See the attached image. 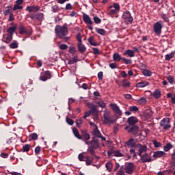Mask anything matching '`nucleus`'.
I'll return each mask as SVG.
<instances>
[{
	"instance_id": "f257e3e1",
	"label": "nucleus",
	"mask_w": 175,
	"mask_h": 175,
	"mask_svg": "<svg viewBox=\"0 0 175 175\" xmlns=\"http://www.w3.org/2000/svg\"><path fill=\"white\" fill-rule=\"evenodd\" d=\"M55 33L60 39H64L65 42H68L70 39V37H66L68 35V27L64 26H56L55 28Z\"/></svg>"
},
{
	"instance_id": "f03ea898",
	"label": "nucleus",
	"mask_w": 175,
	"mask_h": 175,
	"mask_svg": "<svg viewBox=\"0 0 175 175\" xmlns=\"http://www.w3.org/2000/svg\"><path fill=\"white\" fill-rule=\"evenodd\" d=\"M162 28H163V22L160 21L154 24V32L157 36H161L162 33Z\"/></svg>"
},
{
	"instance_id": "7ed1b4c3",
	"label": "nucleus",
	"mask_w": 175,
	"mask_h": 175,
	"mask_svg": "<svg viewBox=\"0 0 175 175\" xmlns=\"http://www.w3.org/2000/svg\"><path fill=\"white\" fill-rule=\"evenodd\" d=\"M104 120L103 122L104 124H113L114 122V120L111 118V116H110V111L109 109H106L104 111Z\"/></svg>"
},
{
	"instance_id": "20e7f679",
	"label": "nucleus",
	"mask_w": 175,
	"mask_h": 175,
	"mask_svg": "<svg viewBox=\"0 0 175 175\" xmlns=\"http://www.w3.org/2000/svg\"><path fill=\"white\" fill-rule=\"evenodd\" d=\"M160 126H162L164 131H169L170 128H172V125H170V118H164L160 122Z\"/></svg>"
},
{
	"instance_id": "39448f33",
	"label": "nucleus",
	"mask_w": 175,
	"mask_h": 175,
	"mask_svg": "<svg viewBox=\"0 0 175 175\" xmlns=\"http://www.w3.org/2000/svg\"><path fill=\"white\" fill-rule=\"evenodd\" d=\"M122 18L126 24H132V23H133V17H132L129 11H125L123 12Z\"/></svg>"
},
{
	"instance_id": "423d86ee",
	"label": "nucleus",
	"mask_w": 175,
	"mask_h": 175,
	"mask_svg": "<svg viewBox=\"0 0 175 175\" xmlns=\"http://www.w3.org/2000/svg\"><path fill=\"white\" fill-rule=\"evenodd\" d=\"M50 79H51V73L49 70L42 72L40 77V80L42 81H47Z\"/></svg>"
},
{
	"instance_id": "0eeeda50",
	"label": "nucleus",
	"mask_w": 175,
	"mask_h": 175,
	"mask_svg": "<svg viewBox=\"0 0 175 175\" xmlns=\"http://www.w3.org/2000/svg\"><path fill=\"white\" fill-rule=\"evenodd\" d=\"M125 173L127 174H132L133 172H135V165L132 163H129L125 168H124Z\"/></svg>"
},
{
	"instance_id": "6e6552de",
	"label": "nucleus",
	"mask_w": 175,
	"mask_h": 175,
	"mask_svg": "<svg viewBox=\"0 0 175 175\" xmlns=\"http://www.w3.org/2000/svg\"><path fill=\"white\" fill-rule=\"evenodd\" d=\"M110 107L112 110L117 114L118 116H122V111L120 109V107L117 105V104H110Z\"/></svg>"
},
{
	"instance_id": "1a4fd4ad",
	"label": "nucleus",
	"mask_w": 175,
	"mask_h": 175,
	"mask_svg": "<svg viewBox=\"0 0 175 175\" xmlns=\"http://www.w3.org/2000/svg\"><path fill=\"white\" fill-rule=\"evenodd\" d=\"M137 148H138V155H139V157H142V154H144V152L147 151V146L146 145L138 144Z\"/></svg>"
},
{
	"instance_id": "9d476101",
	"label": "nucleus",
	"mask_w": 175,
	"mask_h": 175,
	"mask_svg": "<svg viewBox=\"0 0 175 175\" xmlns=\"http://www.w3.org/2000/svg\"><path fill=\"white\" fill-rule=\"evenodd\" d=\"M26 10L29 13H32V12H36L40 10V7H39V5L28 6L27 7Z\"/></svg>"
},
{
	"instance_id": "9b49d317",
	"label": "nucleus",
	"mask_w": 175,
	"mask_h": 175,
	"mask_svg": "<svg viewBox=\"0 0 175 175\" xmlns=\"http://www.w3.org/2000/svg\"><path fill=\"white\" fill-rule=\"evenodd\" d=\"M12 12H13V7L8 6L5 8V9L3 11V13L4 16H9L10 14H12Z\"/></svg>"
},
{
	"instance_id": "f8f14e48",
	"label": "nucleus",
	"mask_w": 175,
	"mask_h": 175,
	"mask_svg": "<svg viewBox=\"0 0 175 175\" xmlns=\"http://www.w3.org/2000/svg\"><path fill=\"white\" fill-rule=\"evenodd\" d=\"M98 107L96 105H92L91 110H90V112H92V114L94 116L95 120H98Z\"/></svg>"
},
{
	"instance_id": "ddd939ff",
	"label": "nucleus",
	"mask_w": 175,
	"mask_h": 175,
	"mask_svg": "<svg viewBox=\"0 0 175 175\" xmlns=\"http://www.w3.org/2000/svg\"><path fill=\"white\" fill-rule=\"evenodd\" d=\"M90 144L92 147L96 149L99 148V142H98V139L96 138L93 137L92 140L90 142Z\"/></svg>"
},
{
	"instance_id": "4468645a",
	"label": "nucleus",
	"mask_w": 175,
	"mask_h": 175,
	"mask_svg": "<svg viewBox=\"0 0 175 175\" xmlns=\"http://www.w3.org/2000/svg\"><path fill=\"white\" fill-rule=\"evenodd\" d=\"M83 21L86 24H89L90 25L94 23L92 22V20H91L90 16H88L87 14H83Z\"/></svg>"
},
{
	"instance_id": "2eb2a0df",
	"label": "nucleus",
	"mask_w": 175,
	"mask_h": 175,
	"mask_svg": "<svg viewBox=\"0 0 175 175\" xmlns=\"http://www.w3.org/2000/svg\"><path fill=\"white\" fill-rule=\"evenodd\" d=\"M141 159L142 162H150L151 161V157L148 154L146 153L143 155H141Z\"/></svg>"
},
{
	"instance_id": "dca6fc26",
	"label": "nucleus",
	"mask_w": 175,
	"mask_h": 175,
	"mask_svg": "<svg viewBox=\"0 0 175 175\" xmlns=\"http://www.w3.org/2000/svg\"><path fill=\"white\" fill-rule=\"evenodd\" d=\"M126 146H128V147H131V148H133V147L136 146V142L133 138H131L127 142H126Z\"/></svg>"
},
{
	"instance_id": "f3484780",
	"label": "nucleus",
	"mask_w": 175,
	"mask_h": 175,
	"mask_svg": "<svg viewBox=\"0 0 175 175\" xmlns=\"http://www.w3.org/2000/svg\"><path fill=\"white\" fill-rule=\"evenodd\" d=\"M165 155H166V153L163 151H156L154 152V158H162Z\"/></svg>"
},
{
	"instance_id": "a211bd4d",
	"label": "nucleus",
	"mask_w": 175,
	"mask_h": 175,
	"mask_svg": "<svg viewBox=\"0 0 175 175\" xmlns=\"http://www.w3.org/2000/svg\"><path fill=\"white\" fill-rule=\"evenodd\" d=\"M128 132L129 133H133V135H137V132H139V126H133Z\"/></svg>"
},
{
	"instance_id": "6ab92c4d",
	"label": "nucleus",
	"mask_w": 175,
	"mask_h": 175,
	"mask_svg": "<svg viewBox=\"0 0 175 175\" xmlns=\"http://www.w3.org/2000/svg\"><path fill=\"white\" fill-rule=\"evenodd\" d=\"M127 122L129 124V125H135V124L137 122V118L135 117H130L128 118Z\"/></svg>"
},
{
	"instance_id": "aec40b11",
	"label": "nucleus",
	"mask_w": 175,
	"mask_h": 175,
	"mask_svg": "<svg viewBox=\"0 0 175 175\" xmlns=\"http://www.w3.org/2000/svg\"><path fill=\"white\" fill-rule=\"evenodd\" d=\"M77 47H78V50H79V51H80V53H84V51H85V50L87 49L85 48V46H84V44H83L82 42H78Z\"/></svg>"
},
{
	"instance_id": "412c9836",
	"label": "nucleus",
	"mask_w": 175,
	"mask_h": 175,
	"mask_svg": "<svg viewBox=\"0 0 175 175\" xmlns=\"http://www.w3.org/2000/svg\"><path fill=\"white\" fill-rule=\"evenodd\" d=\"M162 96V93L161 92V90L159 89H156L154 91V99H159Z\"/></svg>"
},
{
	"instance_id": "4be33fe9",
	"label": "nucleus",
	"mask_w": 175,
	"mask_h": 175,
	"mask_svg": "<svg viewBox=\"0 0 175 175\" xmlns=\"http://www.w3.org/2000/svg\"><path fill=\"white\" fill-rule=\"evenodd\" d=\"M124 55H129V57H135V51L128 49L124 51Z\"/></svg>"
},
{
	"instance_id": "5701e85b",
	"label": "nucleus",
	"mask_w": 175,
	"mask_h": 175,
	"mask_svg": "<svg viewBox=\"0 0 175 175\" xmlns=\"http://www.w3.org/2000/svg\"><path fill=\"white\" fill-rule=\"evenodd\" d=\"M147 85H148V82L147 81H142L136 84L137 88H144V87H147Z\"/></svg>"
},
{
	"instance_id": "b1692460",
	"label": "nucleus",
	"mask_w": 175,
	"mask_h": 175,
	"mask_svg": "<svg viewBox=\"0 0 175 175\" xmlns=\"http://www.w3.org/2000/svg\"><path fill=\"white\" fill-rule=\"evenodd\" d=\"M175 55V51L171 52L170 54H167L165 56V61H170L173 57Z\"/></svg>"
},
{
	"instance_id": "393cba45",
	"label": "nucleus",
	"mask_w": 175,
	"mask_h": 175,
	"mask_svg": "<svg viewBox=\"0 0 175 175\" xmlns=\"http://www.w3.org/2000/svg\"><path fill=\"white\" fill-rule=\"evenodd\" d=\"M16 29H17V27L16 26L10 27L8 29L7 32H8V34L10 35H13V33L16 32Z\"/></svg>"
},
{
	"instance_id": "a878e982",
	"label": "nucleus",
	"mask_w": 175,
	"mask_h": 175,
	"mask_svg": "<svg viewBox=\"0 0 175 175\" xmlns=\"http://www.w3.org/2000/svg\"><path fill=\"white\" fill-rule=\"evenodd\" d=\"M36 18L38 20V21H43V20H44V15L43 13H37L36 14Z\"/></svg>"
},
{
	"instance_id": "bb28decb",
	"label": "nucleus",
	"mask_w": 175,
	"mask_h": 175,
	"mask_svg": "<svg viewBox=\"0 0 175 175\" xmlns=\"http://www.w3.org/2000/svg\"><path fill=\"white\" fill-rule=\"evenodd\" d=\"M72 132L73 134L75 135V137H77V139H79V140H81V136L80 135V134L79 133V130H77V129L74 128L72 129Z\"/></svg>"
},
{
	"instance_id": "cd10ccee",
	"label": "nucleus",
	"mask_w": 175,
	"mask_h": 175,
	"mask_svg": "<svg viewBox=\"0 0 175 175\" xmlns=\"http://www.w3.org/2000/svg\"><path fill=\"white\" fill-rule=\"evenodd\" d=\"M93 135L96 137H100V135L102 134H100V131H99V130L98 129V126H96V128H94V131H93Z\"/></svg>"
},
{
	"instance_id": "c85d7f7f",
	"label": "nucleus",
	"mask_w": 175,
	"mask_h": 175,
	"mask_svg": "<svg viewBox=\"0 0 175 175\" xmlns=\"http://www.w3.org/2000/svg\"><path fill=\"white\" fill-rule=\"evenodd\" d=\"M137 103L143 106L147 103V99L146 98H141L137 100Z\"/></svg>"
},
{
	"instance_id": "c756f323",
	"label": "nucleus",
	"mask_w": 175,
	"mask_h": 175,
	"mask_svg": "<svg viewBox=\"0 0 175 175\" xmlns=\"http://www.w3.org/2000/svg\"><path fill=\"white\" fill-rule=\"evenodd\" d=\"M129 111L136 113L137 111H139V107L136 105L131 106L129 107Z\"/></svg>"
},
{
	"instance_id": "7c9ffc66",
	"label": "nucleus",
	"mask_w": 175,
	"mask_h": 175,
	"mask_svg": "<svg viewBox=\"0 0 175 175\" xmlns=\"http://www.w3.org/2000/svg\"><path fill=\"white\" fill-rule=\"evenodd\" d=\"M106 169L108 170V172H111V170L113 169V164L111 162L109 161L105 165Z\"/></svg>"
},
{
	"instance_id": "2f4dec72",
	"label": "nucleus",
	"mask_w": 175,
	"mask_h": 175,
	"mask_svg": "<svg viewBox=\"0 0 175 175\" xmlns=\"http://www.w3.org/2000/svg\"><path fill=\"white\" fill-rule=\"evenodd\" d=\"M173 148V145L172 144L168 143L165 146H164L163 150L165 151V152H167L170 149Z\"/></svg>"
},
{
	"instance_id": "473e14b6",
	"label": "nucleus",
	"mask_w": 175,
	"mask_h": 175,
	"mask_svg": "<svg viewBox=\"0 0 175 175\" xmlns=\"http://www.w3.org/2000/svg\"><path fill=\"white\" fill-rule=\"evenodd\" d=\"M68 52H70L72 55H75L76 53V47L73 46V45L70 46Z\"/></svg>"
},
{
	"instance_id": "72a5a7b5",
	"label": "nucleus",
	"mask_w": 175,
	"mask_h": 175,
	"mask_svg": "<svg viewBox=\"0 0 175 175\" xmlns=\"http://www.w3.org/2000/svg\"><path fill=\"white\" fill-rule=\"evenodd\" d=\"M113 61H118V62H120V59H122V58H121V56L118 53L113 54Z\"/></svg>"
},
{
	"instance_id": "f704fd0d",
	"label": "nucleus",
	"mask_w": 175,
	"mask_h": 175,
	"mask_svg": "<svg viewBox=\"0 0 175 175\" xmlns=\"http://www.w3.org/2000/svg\"><path fill=\"white\" fill-rule=\"evenodd\" d=\"M31 148V145L29 144H26L23 146V152H28Z\"/></svg>"
},
{
	"instance_id": "c9c22d12",
	"label": "nucleus",
	"mask_w": 175,
	"mask_h": 175,
	"mask_svg": "<svg viewBox=\"0 0 175 175\" xmlns=\"http://www.w3.org/2000/svg\"><path fill=\"white\" fill-rule=\"evenodd\" d=\"M113 154L114 157H124V154L121 153L120 150H114L113 152Z\"/></svg>"
},
{
	"instance_id": "e433bc0d",
	"label": "nucleus",
	"mask_w": 175,
	"mask_h": 175,
	"mask_svg": "<svg viewBox=\"0 0 175 175\" xmlns=\"http://www.w3.org/2000/svg\"><path fill=\"white\" fill-rule=\"evenodd\" d=\"M166 79L170 84H173L174 83V77H173V76L169 75Z\"/></svg>"
},
{
	"instance_id": "4c0bfd02",
	"label": "nucleus",
	"mask_w": 175,
	"mask_h": 175,
	"mask_svg": "<svg viewBox=\"0 0 175 175\" xmlns=\"http://www.w3.org/2000/svg\"><path fill=\"white\" fill-rule=\"evenodd\" d=\"M88 42L90 43L91 46H97L96 42L94 40V37L89 38Z\"/></svg>"
},
{
	"instance_id": "58836bf2",
	"label": "nucleus",
	"mask_w": 175,
	"mask_h": 175,
	"mask_svg": "<svg viewBox=\"0 0 175 175\" xmlns=\"http://www.w3.org/2000/svg\"><path fill=\"white\" fill-rule=\"evenodd\" d=\"M96 33H99V35H105L106 33V31L103 29H96Z\"/></svg>"
},
{
	"instance_id": "ea45409f",
	"label": "nucleus",
	"mask_w": 175,
	"mask_h": 175,
	"mask_svg": "<svg viewBox=\"0 0 175 175\" xmlns=\"http://www.w3.org/2000/svg\"><path fill=\"white\" fill-rule=\"evenodd\" d=\"M96 105H98V106L102 107V109H105V107H106V103L103 101H98L96 103Z\"/></svg>"
},
{
	"instance_id": "a19ab883",
	"label": "nucleus",
	"mask_w": 175,
	"mask_h": 175,
	"mask_svg": "<svg viewBox=\"0 0 175 175\" xmlns=\"http://www.w3.org/2000/svg\"><path fill=\"white\" fill-rule=\"evenodd\" d=\"M87 166H90L91 163H92V159H90V157H86V162H85Z\"/></svg>"
},
{
	"instance_id": "79ce46f5",
	"label": "nucleus",
	"mask_w": 175,
	"mask_h": 175,
	"mask_svg": "<svg viewBox=\"0 0 175 175\" xmlns=\"http://www.w3.org/2000/svg\"><path fill=\"white\" fill-rule=\"evenodd\" d=\"M21 9H23V6L20 5L19 4H15L12 8V10L16 11Z\"/></svg>"
},
{
	"instance_id": "37998d69",
	"label": "nucleus",
	"mask_w": 175,
	"mask_h": 175,
	"mask_svg": "<svg viewBox=\"0 0 175 175\" xmlns=\"http://www.w3.org/2000/svg\"><path fill=\"white\" fill-rule=\"evenodd\" d=\"M12 39H13V35L12 34H8V36L5 38L6 43H9V42H12Z\"/></svg>"
},
{
	"instance_id": "c03bdc74",
	"label": "nucleus",
	"mask_w": 175,
	"mask_h": 175,
	"mask_svg": "<svg viewBox=\"0 0 175 175\" xmlns=\"http://www.w3.org/2000/svg\"><path fill=\"white\" fill-rule=\"evenodd\" d=\"M122 61L126 64V65H129L132 64V61L129 59H126L125 57L122 58Z\"/></svg>"
},
{
	"instance_id": "a18cd8bd",
	"label": "nucleus",
	"mask_w": 175,
	"mask_h": 175,
	"mask_svg": "<svg viewBox=\"0 0 175 175\" xmlns=\"http://www.w3.org/2000/svg\"><path fill=\"white\" fill-rule=\"evenodd\" d=\"M154 146L156 148H158L159 147H162V144H161V142H157V140H154Z\"/></svg>"
},
{
	"instance_id": "49530a36",
	"label": "nucleus",
	"mask_w": 175,
	"mask_h": 175,
	"mask_svg": "<svg viewBox=\"0 0 175 175\" xmlns=\"http://www.w3.org/2000/svg\"><path fill=\"white\" fill-rule=\"evenodd\" d=\"M117 175H125V172H124V166L123 165H122V167L119 170L118 172L117 173Z\"/></svg>"
},
{
	"instance_id": "de8ad7c7",
	"label": "nucleus",
	"mask_w": 175,
	"mask_h": 175,
	"mask_svg": "<svg viewBox=\"0 0 175 175\" xmlns=\"http://www.w3.org/2000/svg\"><path fill=\"white\" fill-rule=\"evenodd\" d=\"M75 122H76L77 126L80 128V126L81 125V124H83V119L81 118L77 119Z\"/></svg>"
},
{
	"instance_id": "09e8293b",
	"label": "nucleus",
	"mask_w": 175,
	"mask_h": 175,
	"mask_svg": "<svg viewBox=\"0 0 175 175\" xmlns=\"http://www.w3.org/2000/svg\"><path fill=\"white\" fill-rule=\"evenodd\" d=\"M27 29H25V27H24V26H21L19 27V33L23 34L25 33V32H26Z\"/></svg>"
},
{
	"instance_id": "8fccbe9b",
	"label": "nucleus",
	"mask_w": 175,
	"mask_h": 175,
	"mask_svg": "<svg viewBox=\"0 0 175 175\" xmlns=\"http://www.w3.org/2000/svg\"><path fill=\"white\" fill-rule=\"evenodd\" d=\"M10 49H17L18 47V44L17 42H12L10 44Z\"/></svg>"
},
{
	"instance_id": "3c124183",
	"label": "nucleus",
	"mask_w": 175,
	"mask_h": 175,
	"mask_svg": "<svg viewBox=\"0 0 175 175\" xmlns=\"http://www.w3.org/2000/svg\"><path fill=\"white\" fill-rule=\"evenodd\" d=\"M88 151L91 154V155H94L95 150H94V148L92 146H89Z\"/></svg>"
},
{
	"instance_id": "603ef678",
	"label": "nucleus",
	"mask_w": 175,
	"mask_h": 175,
	"mask_svg": "<svg viewBox=\"0 0 175 175\" xmlns=\"http://www.w3.org/2000/svg\"><path fill=\"white\" fill-rule=\"evenodd\" d=\"M94 21L96 24H100L101 23L100 18H99V17L98 16L94 17Z\"/></svg>"
},
{
	"instance_id": "864d4df0",
	"label": "nucleus",
	"mask_w": 175,
	"mask_h": 175,
	"mask_svg": "<svg viewBox=\"0 0 175 175\" xmlns=\"http://www.w3.org/2000/svg\"><path fill=\"white\" fill-rule=\"evenodd\" d=\"M144 76H151V72L148 70H144L143 71Z\"/></svg>"
},
{
	"instance_id": "5fc2aeb1",
	"label": "nucleus",
	"mask_w": 175,
	"mask_h": 175,
	"mask_svg": "<svg viewBox=\"0 0 175 175\" xmlns=\"http://www.w3.org/2000/svg\"><path fill=\"white\" fill-rule=\"evenodd\" d=\"M131 85V83L128 81H123L122 86L124 87L125 88L129 87Z\"/></svg>"
},
{
	"instance_id": "6e6d98bb",
	"label": "nucleus",
	"mask_w": 175,
	"mask_h": 175,
	"mask_svg": "<svg viewBox=\"0 0 175 175\" xmlns=\"http://www.w3.org/2000/svg\"><path fill=\"white\" fill-rule=\"evenodd\" d=\"M66 122L68 124V125H72L73 124H75V122L73 121V120L69 118H66Z\"/></svg>"
},
{
	"instance_id": "4d7b16f0",
	"label": "nucleus",
	"mask_w": 175,
	"mask_h": 175,
	"mask_svg": "<svg viewBox=\"0 0 175 175\" xmlns=\"http://www.w3.org/2000/svg\"><path fill=\"white\" fill-rule=\"evenodd\" d=\"M52 9L54 13H57L59 10V9L58 8V5H53Z\"/></svg>"
},
{
	"instance_id": "13d9d810",
	"label": "nucleus",
	"mask_w": 175,
	"mask_h": 175,
	"mask_svg": "<svg viewBox=\"0 0 175 175\" xmlns=\"http://www.w3.org/2000/svg\"><path fill=\"white\" fill-rule=\"evenodd\" d=\"M145 117L148 120V118H151V113H150V110H148L144 113Z\"/></svg>"
},
{
	"instance_id": "bf43d9fd",
	"label": "nucleus",
	"mask_w": 175,
	"mask_h": 175,
	"mask_svg": "<svg viewBox=\"0 0 175 175\" xmlns=\"http://www.w3.org/2000/svg\"><path fill=\"white\" fill-rule=\"evenodd\" d=\"M77 40H78V43H82L81 33H78V34L77 35Z\"/></svg>"
},
{
	"instance_id": "052dcab7",
	"label": "nucleus",
	"mask_w": 175,
	"mask_h": 175,
	"mask_svg": "<svg viewBox=\"0 0 175 175\" xmlns=\"http://www.w3.org/2000/svg\"><path fill=\"white\" fill-rule=\"evenodd\" d=\"M78 159L81 162H83V161H84V154H83V153H80L78 156Z\"/></svg>"
},
{
	"instance_id": "680f3d73",
	"label": "nucleus",
	"mask_w": 175,
	"mask_h": 175,
	"mask_svg": "<svg viewBox=\"0 0 175 175\" xmlns=\"http://www.w3.org/2000/svg\"><path fill=\"white\" fill-rule=\"evenodd\" d=\"M130 154L131 157H133V158H135V157H136V152H135V149L133 148L131 149Z\"/></svg>"
},
{
	"instance_id": "e2e57ef3",
	"label": "nucleus",
	"mask_w": 175,
	"mask_h": 175,
	"mask_svg": "<svg viewBox=\"0 0 175 175\" xmlns=\"http://www.w3.org/2000/svg\"><path fill=\"white\" fill-rule=\"evenodd\" d=\"M31 137L32 140H36L38 139V134L37 133H32L31 134Z\"/></svg>"
},
{
	"instance_id": "0e129e2a",
	"label": "nucleus",
	"mask_w": 175,
	"mask_h": 175,
	"mask_svg": "<svg viewBox=\"0 0 175 175\" xmlns=\"http://www.w3.org/2000/svg\"><path fill=\"white\" fill-rule=\"evenodd\" d=\"M72 9H73V7L72 6V4L68 3L66 5V10H72Z\"/></svg>"
},
{
	"instance_id": "69168bd1",
	"label": "nucleus",
	"mask_w": 175,
	"mask_h": 175,
	"mask_svg": "<svg viewBox=\"0 0 175 175\" xmlns=\"http://www.w3.org/2000/svg\"><path fill=\"white\" fill-rule=\"evenodd\" d=\"M161 17H162L163 20H164V21H165V23H169V18H167V16L165 14L161 15Z\"/></svg>"
},
{
	"instance_id": "338daca9",
	"label": "nucleus",
	"mask_w": 175,
	"mask_h": 175,
	"mask_svg": "<svg viewBox=\"0 0 175 175\" xmlns=\"http://www.w3.org/2000/svg\"><path fill=\"white\" fill-rule=\"evenodd\" d=\"M59 49H60V50H66V49H68V45L67 44H61V45H59Z\"/></svg>"
},
{
	"instance_id": "774afa93",
	"label": "nucleus",
	"mask_w": 175,
	"mask_h": 175,
	"mask_svg": "<svg viewBox=\"0 0 175 175\" xmlns=\"http://www.w3.org/2000/svg\"><path fill=\"white\" fill-rule=\"evenodd\" d=\"M9 16V21H14V15L13 13L10 14Z\"/></svg>"
}]
</instances>
